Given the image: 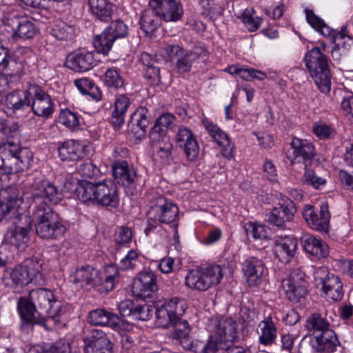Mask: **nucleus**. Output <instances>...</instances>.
<instances>
[{
    "label": "nucleus",
    "instance_id": "39448f33",
    "mask_svg": "<svg viewBox=\"0 0 353 353\" xmlns=\"http://www.w3.org/2000/svg\"><path fill=\"white\" fill-rule=\"evenodd\" d=\"M37 234L41 239L58 240L63 237L67 228L52 209L32 212Z\"/></svg>",
    "mask_w": 353,
    "mask_h": 353
},
{
    "label": "nucleus",
    "instance_id": "ddd939ff",
    "mask_svg": "<svg viewBox=\"0 0 353 353\" xmlns=\"http://www.w3.org/2000/svg\"><path fill=\"white\" fill-rule=\"evenodd\" d=\"M158 291L157 276L150 269L141 271L136 276L132 292L135 296L144 300L152 298Z\"/></svg>",
    "mask_w": 353,
    "mask_h": 353
},
{
    "label": "nucleus",
    "instance_id": "f03ea898",
    "mask_svg": "<svg viewBox=\"0 0 353 353\" xmlns=\"http://www.w3.org/2000/svg\"><path fill=\"white\" fill-rule=\"evenodd\" d=\"M32 161V152L27 148H21L19 140H7L0 145V171L3 174H18L27 170Z\"/></svg>",
    "mask_w": 353,
    "mask_h": 353
},
{
    "label": "nucleus",
    "instance_id": "864d4df0",
    "mask_svg": "<svg viewBox=\"0 0 353 353\" xmlns=\"http://www.w3.org/2000/svg\"><path fill=\"white\" fill-rule=\"evenodd\" d=\"M33 221V216L28 213H21L14 218L9 227L30 234Z\"/></svg>",
    "mask_w": 353,
    "mask_h": 353
},
{
    "label": "nucleus",
    "instance_id": "ea45409f",
    "mask_svg": "<svg viewBox=\"0 0 353 353\" xmlns=\"http://www.w3.org/2000/svg\"><path fill=\"white\" fill-rule=\"evenodd\" d=\"M130 99L125 94L116 96L114 110L112 112V123L119 128L125 121V114L130 105Z\"/></svg>",
    "mask_w": 353,
    "mask_h": 353
},
{
    "label": "nucleus",
    "instance_id": "412c9836",
    "mask_svg": "<svg viewBox=\"0 0 353 353\" xmlns=\"http://www.w3.org/2000/svg\"><path fill=\"white\" fill-rule=\"evenodd\" d=\"M202 124L209 135L221 147L222 155L228 159H232L234 157V145L232 144L229 136L208 118L202 119Z\"/></svg>",
    "mask_w": 353,
    "mask_h": 353
},
{
    "label": "nucleus",
    "instance_id": "72a5a7b5",
    "mask_svg": "<svg viewBox=\"0 0 353 353\" xmlns=\"http://www.w3.org/2000/svg\"><path fill=\"white\" fill-rule=\"evenodd\" d=\"M264 270L263 263L255 257H250L245 261L243 271L249 285H256L260 282Z\"/></svg>",
    "mask_w": 353,
    "mask_h": 353
},
{
    "label": "nucleus",
    "instance_id": "37998d69",
    "mask_svg": "<svg viewBox=\"0 0 353 353\" xmlns=\"http://www.w3.org/2000/svg\"><path fill=\"white\" fill-rule=\"evenodd\" d=\"M74 85L81 93L89 95L91 98L99 101L102 99V92L94 82L88 78H81L74 81Z\"/></svg>",
    "mask_w": 353,
    "mask_h": 353
},
{
    "label": "nucleus",
    "instance_id": "0e129e2a",
    "mask_svg": "<svg viewBox=\"0 0 353 353\" xmlns=\"http://www.w3.org/2000/svg\"><path fill=\"white\" fill-rule=\"evenodd\" d=\"M105 30L115 41L125 37L128 34V26L119 19L112 21Z\"/></svg>",
    "mask_w": 353,
    "mask_h": 353
},
{
    "label": "nucleus",
    "instance_id": "8fccbe9b",
    "mask_svg": "<svg viewBox=\"0 0 353 353\" xmlns=\"http://www.w3.org/2000/svg\"><path fill=\"white\" fill-rule=\"evenodd\" d=\"M74 34L75 28L74 26L60 20L54 22L52 29V35L58 40L71 39Z\"/></svg>",
    "mask_w": 353,
    "mask_h": 353
},
{
    "label": "nucleus",
    "instance_id": "bb28decb",
    "mask_svg": "<svg viewBox=\"0 0 353 353\" xmlns=\"http://www.w3.org/2000/svg\"><path fill=\"white\" fill-rule=\"evenodd\" d=\"M303 250L314 261L325 259L329 255L327 244L319 238L311 234H305L301 239Z\"/></svg>",
    "mask_w": 353,
    "mask_h": 353
},
{
    "label": "nucleus",
    "instance_id": "bf43d9fd",
    "mask_svg": "<svg viewBox=\"0 0 353 353\" xmlns=\"http://www.w3.org/2000/svg\"><path fill=\"white\" fill-rule=\"evenodd\" d=\"M174 326L173 331L170 333V337L174 340H181L188 336L190 332V327L187 320L172 321Z\"/></svg>",
    "mask_w": 353,
    "mask_h": 353
},
{
    "label": "nucleus",
    "instance_id": "c03bdc74",
    "mask_svg": "<svg viewBox=\"0 0 353 353\" xmlns=\"http://www.w3.org/2000/svg\"><path fill=\"white\" fill-rule=\"evenodd\" d=\"M58 122L72 132L81 129L80 115L68 108L60 111Z\"/></svg>",
    "mask_w": 353,
    "mask_h": 353
},
{
    "label": "nucleus",
    "instance_id": "4c0bfd02",
    "mask_svg": "<svg viewBox=\"0 0 353 353\" xmlns=\"http://www.w3.org/2000/svg\"><path fill=\"white\" fill-rule=\"evenodd\" d=\"M259 341L268 346L272 345L276 338L277 330L271 316L265 317L259 324Z\"/></svg>",
    "mask_w": 353,
    "mask_h": 353
},
{
    "label": "nucleus",
    "instance_id": "20e7f679",
    "mask_svg": "<svg viewBox=\"0 0 353 353\" xmlns=\"http://www.w3.org/2000/svg\"><path fill=\"white\" fill-rule=\"evenodd\" d=\"M30 194L32 212L52 209L51 206L57 205L63 198L62 192L54 183L43 179L34 180L30 185Z\"/></svg>",
    "mask_w": 353,
    "mask_h": 353
},
{
    "label": "nucleus",
    "instance_id": "052dcab7",
    "mask_svg": "<svg viewBox=\"0 0 353 353\" xmlns=\"http://www.w3.org/2000/svg\"><path fill=\"white\" fill-rule=\"evenodd\" d=\"M164 57L172 62H174L185 50L182 46L172 42H165L161 48Z\"/></svg>",
    "mask_w": 353,
    "mask_h": 353
},
{
    "label": "nucleus",
    "instance_id": "e2e57ef3",
    "mask_svg": "<svg viewBox=\"0 0 353 353\" xmlns=\"http://www.w3.org/2000/svg\"><path fill=\"white\" fill-rule=\"evenodd\" d=\"M246 235L249 239L254 240L265 239L268 237V230L262 225H257L249 222L245 225Z\"/></svg>",
    "mask_w": 353,
    "mask_h": 353
},
{
    "label": "nucleus",
    "instance_id": "b1692460",
    "mask_svg": "<svg viewBox=\"0 0 353 353\" xmlns=\"http://www.w3.org/2000/svg\"><path fill=\"white\" fill-rule=\"evenodd\" d=\"M70 281L81 288H91L102 281L99 270L90 265H82L70 276Z\"/></svg>",
    "mask_w": 353,
    "mask_h": 353
},
{
    "label": "nucleus",
    "instance_id": "338daca9",
    "mask_svg": "<svg viewBox=\"0 0 353 353\" xmlns=\"http://www.w3.org/2000/svg\"><path fill=\"white\" fill-rule=\"evenodd\" d=\"M303 182L316 189H321L325 185L326 179L317 176L314 170L307 169L304 172Z\"/></svg>",
    "mask_w": 353,
    "mask_h": 353
},
{
    "label": "nucleus",
    "instance_id": "4d7b16f0",
    "mask_svg": "<svg viewBox=\"0 0 353 353\" xmlns=\"http://www.w3.org/2000/svg\"><path fill=\"white\" fill-rule=\"evenodd\" d=\"M0 133L6 137L7 140H19V125L17 122L0 119Z\"/></svg>",
    "mask_w": 353,
    "mask_h": 353
},
{
    "label": "nucleus",
    "instance_id": "c85d7f7f",
    "mask_svg": "<svg viewBox=\"0 0 353 353\" xmlns=\"http://www.w3.org/2000/svg\"><path fill=\"white\" fill-rule=\"evenodd\" d=\"M19 192L16 187L8 186L0 191V221L19 205Z\"/></svg>",
    "mask_w": 353,
    "mask_h": 353
},
{
    "label": "nucleus",
    "instance_id": "9d476101",
    "mask_svg": "<svg viewBox=\"0 0 353 353\" xmlns=\"http://www.w3.org/2000/svg\"><path fill=\"white\" fill-rule=\"evenodd\" d=\"M281 287L289 301H300L307 294L308 283L305 274L300 268H292L289 275L282 280Z\"/></svg>",
    "mask_w": 353,
    "mask_h": 353
},
{
    "label": "nucleus",
    "instance_id": "0eeeda50",
    "mask_svg": "<svg viewBox=\"0 0 353 353\" xmlns=\"http://www.w3.org/2000/svg\"><path fill=\"white\" fill-rule=\"evenodd\" d=\"M237 324L232 318L222 319L214 323V330L203 346L200 353H216L228 347L237 337Z\"/></svg>",
    "mask_w": 353,
    "mask_h": 353
},
{
    "label": "nucleus",
    "instance_id": "e433bc0d",
    "mask_svg": "<svg viewBox=\"0 0 353 353\" xmlns=\"http://www.w3.org/2000/svg\"><path fill=\"white\" fill-rule=\"evenodd\" d=\"M146 108L139 107L131 114L128 128L134 135L140 137L145 133L149 123Z\"/></svg>",
    "mask_w": 353,
    "mask_h": 353
},
{
    "label": "nucleus",
    "instance_id": "cd10ccee",
    "mask_svg": "<svg viewBox=\"0 0 353 353\" xmlns=\"http://www.w3.org/2000/svg\"><path fill=\"white\" fill-rule=\"evenodd\" d=\"M297 248L298 241L292 236L279 237L274 242V255L281 262L288 263L294 256Z\"/></svg>",
    "mask_w": 353,
    "mask_h": 353
},
{
    "label": "nucleus",
    "instance_id": "9b49d317",
    "mask_svg": "<svg viewBox=\"0 0 353 353\" xmlns=\"http://www.w3.org/2000/svg\"><path fill=\"white\" fill-rule=\"evenodd\" d=\"M187 309L186 301L179 297H172L156 310V323L160 327H168L172 321L183 319Z\"/></svg>",
    "mask_w": 353,
    "mask_h": 353
},
{
    "label": "nucleus",
    "instance_id": "1a4fd4ad",
    "mask_svg": "<svg viewBox=\"0 0 353 353\" xmlns=\"http://www.w3.org/2000/svg\"><path fill=\"white\" fill-rule=\"evenodd\" d=\"M30 299L34 301L41 316V321L48 319H55L60 316L61 303L55 299L53 292L45 288H39L30 292Z\"/></svg>",
    "mask_w": 353,
    "mask_h": 353
},
{
    "label": "nucleus",
    "instance_id": "393cba45",
    "mask_svg": "<svg viewBox=\"0 0 353 353\" xmlns=\"http://www.w3.org/2000/svg\"><path fill=\"white\" fill-rule=\"evenodd\" d=\"M176 139L187 159L190 161H194L199 154V145L192 130L187 127L180 128Z\"/></svg>",
    "mask_w": 353,
    "mask_h": 353
},
{
    "label": "nucleus",
    "instance_id": "5fc2aeb1",
    "mask_svg": "<svg viewBox=\"0 0 353 353\" xmlns=\"http://www.w3.org/2000/svg\"><path fill=\"white\" fill-rule=\"evenodd\" d=\"M199 4L202 8L201 14L210 20H213L221 15V6L213 0H201Z\"/></svg>",
    "mask_w": 353,
    "mask_h": 353
},
{
    "label": "nucleus",
    "instance_id": "79ce46f5",
    "mask_svg": "<svg viewBox=\"0 0 353 353\" xmlns=\"http://www.w3.org/2000/svg\"><path fill=\"white\" fill-rule=\"evenodd\" d=\"M92 14L101 21H108L113 12V4L108 0H89Z\"/></svg>",
    "mask_w": 353,
    "mask_h": 353
},
{
    "label": "nucleus",
    "instance_id": "4be33fe9",
    "mask_svg": "<svg viewBox=\"0 0 353 353\" xmlns=\"http://www.w3.org/2000/svg\"><path fill=\"white\" fill-rule=\"evenodd\" d=\"M208 57V52L203 46H195L190 50H186L175 60L174 68L176 72L181 74L189 72L194 61L199 59L204 61Z\"/></svg>",
    "mask_w": 353,
    "mask_h": 353
},
{
    "label": "nucleus",
    "instance_id": "dca6fc26",
    "mask_svg": "<svg viewBox=\"0 0 353 353\" xmlns=\"http://www.w3.org/2000/svg\"><path fill=\"white\" fill-rule=\"evenodd\" d=\"M303 217L312 229L320 232L328 230L330 214L327 203H322L319 208L306 205L303 212Z\"/></svg>",
    "mask_w": 353,
    "mask_h": 353
},
{
    "label": "nucleus",
    "instance_id": "69168bd1",
    "mask_svg": "<svg viewBox=\"0 0 353 353\" xmlns=\"http://www.w3.org/2000/svg\"><path fill=\"white\" fill-rule=\"evenodd\" d=\"M139 256L134 250H130L119 262V268L123 270H133L140 265Z\"/></svg>",
    "mask_w": 353,
    "mask_h": 353
},
{
    "label": "nucleus",
    "instance_id": "f8f14e48",
    "mask_svg": "<svg viewBox=\"0 0 353 353\" xmlns=\"http://www.w3.org/2000/svg\"><path fill=\"white\" fill-rule=\"evenodd\" d=\"M31 105L29 113L34 115L48 119L52 117L54 111V104L51 97L44 90L37 84L30 85Z\"/></svg>",
    "mask_w": 353,
    "mask_h": 353
},
{
    "label": "nucleus",
    "instance_id": "a878e982",
    "mask_svg": "<svg viewBox=\"0 0 353 353\" xmlns=\"http://www.w3.org/2000/svg\"><path fill=\"white\" fill-rule=\"evenodd\" d=\"M296 209L294 202L288 199L282 204L273 208L268 215V220L270 223L276 227L284 228L286 223L293 220Z\"/></svg>",
    "mask_w": 353,
    "mask_h": 353
},
{
    "label": "nucleus",
    "instance_id": "f3484780",
    "mask_svg": "<svg viewBox=\"0 0 353 353\" xmlns=\"http://www.w3.org/2000/svg\"><path fill=\"white\" fill-rule=\"evenodd\" d=\"M151 216L160 223L169 224L179 217V208L172 201L163 196L156 198L150 208Z\"/></svg>",
    "mask_w": 353,
    "mask_h": 353
},
{
    "label": "nucleus",
    "instance_id": "473e14b6",
    "mask_svg": "<svg viewBox=\"0 0 353 353\" xmlns=\"http://www.w3.org/2000/svg\"><path fill=\"white\" fill-rule=\"evenodd\" d=\"M332 41L334 44L332 51V56L338 58L341 54H345L353 44V39L349 35L346 27L342 28L341 30L335 33L332 32Z\"/></svg>",
    "mask_w": 353,
    "mask_h": 353
},
{
    "label": "nucleus",
    "instance_id": "c9c22d12",
    "mask_svg": "<svg viewBox=\"0 0 353 353\" xmlns=\"http://www.w3.org/2000/svg\"><path fill=\"white\" fill-rule=\"evenodd\" d=\"M4 241L18 251L23 252L29 246L30 234L8 227L4 236Z\"/></svg>",
    "mask_w": 353,
    "mask_h": 353
},
{
    "label": "nucleus",
    "instance_id": "680f3d73",
    "mask_svg": "<svg viewBox=\"0 0 353 353\" xmlns=\"http://www.w3.org/2000/svg\"><path fill=\"white\" fill-rule=\"evenodd\" d=\"M158 155L163 159H168L172 154V145L168 137H161L159 141H151Z\"/></svg>",
    "mask_w": 353,
    "mask_h": 353
},
{
    "label": "nucleus",
    "instance_id": "7c9ffc66",
    "mask_svg": "<svg viewBox=\"0 0 353 353\" xmlns=\"http://www.w3.org/2000/svg\"><path fill=\"white\" fill-rule=\"evenodd\" d=\"M18 310L21 319L28 323L42 324L41 316L39 314L37 305L30 299V293L28 296L21 297L18 301Z\"/></svg>",
    "mask_w": 353,
    "mask_h": 353
},
{
    "label": "nucleus",
    "instance_id": "13d9d810",
    "mask_svg": "<svg viewBox=\"0 0 353 353\" xmlns=\"http://www.w3.org/2000/svg\"><path fill=\"white\" fill-rule=\"evenodd\" d=\"M71 348L69 341L65 339H61L56 341L53 345L45 349L34 348L30 350L29 353H70Z\"/></svg>",
    "mask_w": 353,
    "mask_h": 353
},
{
    "label": "nucleus",
    "instance_id": "2eb2a0df",
    "mask_svg": "<svg viewBox=\"0 0 353 353\" xmlns=\"http://www.w3.org/2000/svg\"><path fill=\"white\" fill-rule=\"evenodd\" d=\"M91 146L85 141L68 140L59 143V157L63 161H77L89 155Z\"/></svg>",
    "mask_w": 353,
    "mask_h": 353
},
{
    "label": "nucleus",
    "instance_id": "603ef678",
    "mask_svg": "<svg viewBox=\"0 0 353 353\" xmlns=\"http://www.w3.org/2000/svg\"><path fill=\"white\" fill-rule=\"evenodd\" d=\"M105 279L103 283L106 292H109L114 288L115 283L120 280L119 268L113 263H110L105 267Z\"/></svg>",
    "mask_w": 353,
    "mask_h": 353
},
{
    "label": "nucleus",
    "instance_id": "4468645a",
    "mask_svg": "<svg viewBox=\"0 0 353 353\" xmlns=\"http://www.w3.org/2000/svg\"><path fill=\"white\" fill-rule=\"evenodd\" d=\"M316 279L319 277L322 290L328 300L338 301L343 297V283L334 274L328 272L325 268H320L316 271Z\"/></svg>",
    "mask_w": 353,
    "mask_h": 353
},
{
    "label": "nucleus",
    "instance_id": "a18cd8bd",
    "mask_svg": "<svg viewBox=\"0 0 353 353\" xmlns=\"http://www.w3.org/2000/svg\"><path fill=\"white\" fill-rule=\"evenodd\" d=\"M13 22L17 25V27L13 29V37L14 38L30 39L36 34L37 28L30 21L16 18Z\"/></svg>",
    "mask_w": 353,
    "mask_h": 353
},
{
    "label": "nucleus",
    "instance_id": "f257e3e1",
    "mask_svg": "<svg viewBox=\"0 0 353 353\" xmlns=\"http://www.w3.org/2000/svg\"><path fill=\"white\" fill-rule=\"evenodd\" d=\"M76 194L81 201L89 205L114 209L119 205L118 188L110 180L97 183L81 181L76 188Z\"/></svg>",
    "mask_w": 353,
    "mask_h": 353
},
{
    "label": "nucleus",
    "instance_id": "7ed1b4c3",
    "mask_svg": "<svg viewBox=\"0 0 353 353\" xmlns=\"http://www.w3.org/2000/svg\"><path fill=\"white\" fill-rule=\"evenodd\" d=\"M305 62L311 77L322 93L331 89V74L327 57L319 48H313L305 56Z\"/></svg>",
    "mask_w": 353,
    "mask_h": 353
},
{
    "label": "nucleus",
    "instance_id": "5701e85b",
    "mask_svg": "<svg viewBox=\"0 0 353 353\" xmlns=\"http://www.w3.org/2000/svg\"><path fill=\"white\" fill-rule=\"evenodd\" d=\"M95 63L94 54L85 49H79L70 53L65 60V65L74 72H83L92 69Z\"/></svg>",
    "mask_w": 353,
    "mask_h": 353
},
{
    "label": "nucleus",
    "instance_id": "a19ab883",
    "mask_svg": "<svg viewBox=\"0 0 353 353\" xmlns=\"http://www.w3.org/2000/svg\"><path fill=\"white\" fill-rule=\"evenodd\" d=\"M175 117L170 113H165L161 115L156 121L150 134L151 141H159L161 137H168L167 130L172 125Z\"/></svg>",
    "mask_w": 353,
    "mask_h": 353
},
{
    "label": "nucleus",
    "instance_id": "a211bd4d",
    "mask_svg": "<svg viewBox=\"0 0 353 353\" xmlns=\"http://www.w3.org/2000/svg\"><path fill=\"white\" fill-rule=\"evenodd\" d=\"M30 85L26 90H14L6 94L4 98V104L8 111L17 115H22L28 112L31 105Z\"/></svg>",
    "mask_w": 353,
    "mask_h": 353
},
{
    "label": "nucleus",
    "instance_id": "3c124183",
    "mask_svg": "<svg viewBox=\"0 0 353 353\" xmlns=\"http://www.w3.org/2000/svg\"><path fill=\"white\" fill-rule=\"evenodd\" d=\"M330 326L329 321L322 314L316 312L312 314L306 321L305 327L309 332H320Z\"/></svg>",
    "mask_w": 353,
    "mask_h": 353
},
{
    "label": "nucleus",
    "instance_id": "aec40b11",
    "mask_svg": "<svg viewBox=\"0 0 353 353\" xmlns=\"http://www.w3.org/2000/svg\"><path fill=\"white\" fill-rule=\"evenodd\" d=\"M83 343L84 353H112V343L101 330H92L84 338Z\"/></svg>",
    "mask_w": 353,
    "mask_h": 353
},
{
    "label": "nucleus",
    "instance_id": "49530a36",
    "mask_svg": "<svg viewBox=\"0 0 353 353\" xmlns=\"http://www.w3.org/2000/svg\"><path fill=\"white\" fill-rule=\"evenodd\" d=\"M321 334L316 336V342L321 351L333 352L338 342L336 335L330 326L321 330Z\"/></svg>",
    "mask_w": 353,
    "mask_h": 353
},
{
    "label": "nucleus",
    "instance_id": "09e8293b",
    "mask_svg": "<svg viewBox=\"0 0 353 353\" xmlns=\"http://www.w3.org/2000/svg\"><path fill=\"white\" fill-rule=\"evenodd\" d=\"M115 40L105 29L94 37L93 40L96 50L103 55H107L112 49Z\"/></svg>",
    "mask_w": 353,
    "mask_h": 353
},
{
    "label": "nucleus",
    "instance_id": "58836bf2",
    "mask_svg": "<svg viewBox=\"0 0 353 353\" xmlns=\"http://www.w3.org/2000/svg\"><path fill=\"white\" fill-rule=\"evenodd\" d=\"M161 18V15L153 8L145 10L142 12L139 23L141 30L146 36H152L159 27Z\"/></svg>",
    "mask_w": 353,
    "mask_h": 353
},
{
    "label": "nucleus",
    "instance_id": "f704fd0d",
    "mask_svg": "<svg viewBox=\"0 0 353 353\" xmlns=\"http://www.w3.org/2000/svg\"><path fill=\"white\" fill-rule=\"evenodd\" d=\"M291 147L294 160L297 159V161H310L315 155L314 147L308 140L294 137L291 141Z\"/></svg>",
    "mask_w": 353,
    "mask_h": 353
},
{
    "label": "nucleus",
    "instance_id": "774afa93",
    "mask_svg": "<svg viewBox=\"0 0 353 353\" xmlns=\"http://www.w3.org/2000/svg\"><path fill=\"white\" fill-rule=\"evenodd\" d=\"M152 315V310L148 305H135L132 319L136 321H148Z\"/></svg>",
    "mask_w": 353,
    "mask_h": 353
},
{
    "label": "nucleus",
    "instance_id": "6e6552de",
    "mask_svg": "<svg viewBox=\"0 0 353 353\" xmlns=\"http://www.w3.org/2000/svg\"><path fill=\"white\" fill-rule=\"evenodd\" d=\"M223 276V270L219 265L197 268L188 272L185 285L192 290L203 292L219 285Z\"/></svg>",
    "mask_w": 353,
    "mask_h": 353
},
{
    "label": "nucleus",
    "instance_id": "423d86ee",
    "mask_svg": "<svg viewBox=\"0 0 353 353\" xmlns=\"http://www.w3.org/2000/svg\"><path fill=\"white\" fill-rule=\"evenodd\" d=\"M42 264L37 257L25 259L21 264L6 271L4 276L10 279L12 284L23 286L34 283L40 284L43 280L41 273Z\"/></svg>",
    "mask_w": 353,
    "mask_h": 353
},
{
    "label": "nucleus",
    "instance_id": "6ab92c4d",
    "mask_svg": "<svg viewBox=\"0 0 353 353\" xmlns=\"http://www.w3.org/2000/svg\"><path fill=\"white\" fill-rule=\"evenodd\" d=\"M150 6L166 22H176L183 14L180 0H150Z\"/></svg>",
    "mask_w": 353,
    "mask_h": 353
},
{
    "label": "nucleus",
    "instance_id": "de8ad7c7",
    "mask_svg": "<svg viewBox=\"0 0 353 353\" xmlns=\"http://www.w3.org/2000/svg\"><path fill=\"white\" fill-rule=\"evenodd\" d=\"M305 13L307 22L316 32L324 37H330L332 35L333 30L329 27L322 19L316 15L312 10L305 8Z\"/></svg>",
    "mask_w": 353,
    "mask_h": 353
},
{
    "label": "nucleus",
    "instance_id": "6e6d98bb",
    "mask_svg": "<svg viewBox=\"0 0 353 353\" xmlns=\"http://www.w3.org/2000/svg\"><path fill=\"white\" fill-rule=\"evenodd\" d=\"M104 84L114 89H119L123 86L124 80L117 68L108 69L103 77Z\"/></svg>",
    "mask_w": 353,
    "mask_h": 353
},
{
    "label": "nucleus",
    "instance_id": "2f4dec72",
    "mask_svg": "<svg viewBox=\"0 0 353 353\" xmlns=\"http://www.w3.org/2000/svg\"><path fill=\"white\" fill-rule=\"evenodd\" d=\"M114 177L123 186L132 185L137 177V172L132 166H129L128 162L123 160H117L112 165Z\"/></svg>",
    "mask_w": 353,
    "mask_h": 353
},
{
    "label": "nucleus",
    "instance_id": "c756f323",
    "mask_svg": "<svg viewBox=\"0 0 353 353\" xmlns=\"http://www.w3.org/2000/svg\"><path fill=\"white\" fill-rule=\"evenodd\" d=\"M87 322L94 326L118 327L119 316L103 308L91 310L87 316Z\"/></svg>",
    "mask_w": 353,
    "mask_h": 353
}]
</instances>
